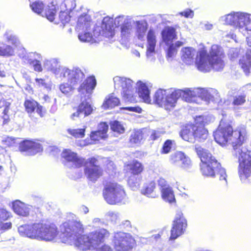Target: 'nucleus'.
<instances>
[{"label": "nucleus", "mask_w": 251, "mask_h": 251, "mask_svg": "<svg viewBox=\"0 0 251 251\" xmlns=\"http://www.w3.org/2000/svg\"><path fill=\"white\" fill-rule=\"evenodd\" d=\"M215 141L221 146L231 144L234 155L238 158V174L241 180L245 182L251 174V156L246 148H240L247 138L246 127L238 126L233 130L232 126L222 120L218 129L213 133Z\"/></svg>", "instance_id": "1"}, {"label": "nucleus", "mask_w": 251, "mask_h": 251, "mask_svg": "<svg viewBox=\"0 0 251 251\" xmlns=\"http://www.w3.org/2000/svg\"><path fill=\"white\" fill-rule=\"evenodd\" d=\"M180 98L186 102L196 103H200L202 100L208 102H219L220 100L218 92L212 88L159 89L153 97V103L168 110L174 107Z\"/></svg>", "instance_id": "2"}, {"label": "nucleus", "mask_w": 251, "mask_h": 251, "mask_svg": "<svg viewBox=\"0 0 251 251\" xmlns=\"http://www.w3.org/2000/svg\"><path fill=\"white\" fill-rule=\"evenodd\" d=\"M62 242L74 245L80 251H92L104 243L110 233L107 229L101 228L81 235L83 225L80 222L70 221L64 223L60 226Z\"/></svg>", "instance_id": "3"}, {"label": "nucleus", "mask_w": 251, "mask_h": 251, "mask_svg": "<svg viewBox=\"0 0 251 251\" xmlns=\"http://www.w3.org/2000/svg\"><path fill=\"white\" fill-rule=\"evenodd\" d=\"M181 52L182 61L188 65L193 63L197 53L196 63L198 69L201 72H207L211 69L221 71L225 66L222 59L223 51L221 48L216 45L212 46L209 54L204 49L197 52L191 47L183 48Z\"/></svg>", "instance_id": "4"}, {"label": "nucleus", "mask_w": 251, "mask_h": 251, "mask_svg": "<svg viewBox=\"0 0 251 251\" xmlns=\"http://www.w3.org/2000/svg\"><path fill=\"white\" fill-rule=\"evenodd\" d=\"M18 232L22 236L45 242L53 241L58 234L54 224L41 221L21 225L18 227Z\"/></svg>", "instance_id": "5"}, {"label": "nucleus", "mask_w": 251, "mask_h": 251, "mask_svg": "<svg viewBox=\"0 0 251 251\" xmlns=\"http://www.w3.org/2000/svg\"><path fill=\"white\" fill-rule=\"evenodd\" d=\"M195 151L201 162L200 170L202 176L210 177L217 176L225 185H226V171L217 160L207 150L201 146L196 145Z\"/></svg>", "instance_id": "6"}, {"label": "nucleus", "mask_w": 251, "mask_h": 251, "mask_svg": "<svg viewBox=\"0 0 251 251\" xmlns=\"http://www.w3.org/2000/svg\"><path fill=\"white\" fill-rule=\"evenodd\" d=\"M132 17L129 16L119 15L114 20L108 16L105 17L101 22V26L97 27L95 31L99 30V34L106 37L112 38L114 35V27H121L123 38H127L132 32Z\"/></svg>", "instance_id": "7"}, {"label": "nucleus", "mask_w": 251, "mask_h": 251, "mask_svg": "<svg viewBox=\"0 0 251 251\" xmlns=\"http://www.w3.org/2000/svg\"><path fill=\"white\" fill-rule=\"evenodd\" d=\"M221 22L232 25L246 37L247 44L251 47V14L241 12H232L222 16Z\"/></svg>", "instance_id": "8"}, {"label": "nucleus", "mask_w": 251, "mask_h": 251, "mask_svg": "<svg viewBox=\"0 0 251 251\" xmlns=\"http://www.w3.org/2000/svg\"><path fill=\"white\" fill-rule=\"evenodd\" d=\"M103 196L109 204H125L126 201V195L124 188L117 183L106 185L103 190Z\"/></svg>", "instance_id": "9"}, {"label": "nucleus", "mask_w": 251, "mask_h": 251, "mask_svg": "<svg viewBox=\"0 0 251 251\" xmlns=\"http://www.w3.org/2000/svg\"><path fill=\"white\" fill-rule=\"evenodd\" d=\"M112 243L115 251H133L136 246L130 234L121 231L114 233Z\"/></svg>", "instance_id": "10"}, {"label": "nucleus", "mask_w": 251, "mask_h": 251, "mask_svg": "<svg viewBox=\"0 0 251 251\" xmlns=\"http://www.w3.org/2000/svg\"><path fill=\"white\" fill-rule=\"evenodd\" d=\"M115 90H121V93L126 101L133 102L135 99L134 96V82L130 79L116 76L113 78Z\"/></svg>", "instance_id": "11"}, {"label": "nucleus", "mask_w": 251, "mask_h": 251, "mask_svg": "<svg viewBox=\"0 0 251 251\" xmlns=\"http://www.w3.org/2000/svg\"><path fill=\"white\" fill-rule=\"evenodd\" d=\"M97 162L95 158L92 157L85 160L83 164L85 175L92 182H95L102 175V170L97 165Z\"/></svg>", "instance_id": "12"}, {"label": "nucleus", "mask_w": 251, "mask_h": 251, "mask_svg": "<svg viewBox=\"0 0 251 251\" xmlns=\"http://www.w3.org/2000/svg\"><path fill=\"white\" fill-rule=\"evenodd\" d=\"M187 226V221L183 213H176L171 230L170 240H174L184 233Z\"/></svg>", "instance_id": "13"}, {"label": "nucleus", "mask_w": 251, "mask_h": 251, "mask_svg": "<svg viewBox=\"0 0 251 251\" xmlns=\"http://www.w3.org/2000/svg\"><path fill=\"white\" fill-rule=\"evenodd\" d=\"M84 76L82 71L78 67H74L72 69L65 67L62 69L60 78L66 79L71 85L75 86L80 82Z\"/></svg>", "instance_id": "14"}, {"label": "nucleus", "mask_w": 251, "mask_h": 251, "mask_svg": "<svg viewBox=\"0 0 251 251\" xmlns=\"http://www.w3.org/2000/svg\"><path fill=\"white\" fill-rule=\"evenodd\" d=\"M62 157L66 160L65 165L69 168H80L85 162L84 158L78 157L77 154L70 150H65L61 154Z\"/></svg>", "instance_id": "15"}, {"label": "nucleus", "mask_w": 251, "mask_h": 251, "mask_svg": "<svg viewBox=\"0 0 251 251\" xmlns=\"http://www.w3.org/2000/svg\"><path fill=\"white\" fill-rule=\"evenodd\" d=\"M19 150L25 155H34L42 151L43 148L39 143L25 140L20 143Z\"/></svg>", "instance_id": "16"}, {"label": "nucleus", "mask_w": 251, "mask_h": 251, "mask_svg": "<svg viewBox=\"0 0 251 251\" xmlns=\"http://www.w3.org/2000/svg\"><path fill=\"white\" fill-rule=\"evenodd\" d=\"M147 45L146 55L147 58L151 62L155 60L154 56L155 48L156 43L155 32L152 29H150L147 34Z\"/></svg>", "instance_id": "17"}, {"label": "nucleus", "mask_w": 251, "mask_h": 251, "mask_svg": "<svg viewBox=\"0 0 251 251\" xmlns=\"http://www.w3.org/2000/svg\"><path fill=\"white\" fill-rule=\"evenodd\" d=\"M45 68L53 73L56 77H61L62 69L66 67L61 66L57 59L51 58L46 60L44 64Z\"/></svg>", "instance_id": "18"}, {"label": "nucleus", "mask_w": 251, "mask_h": 251, "mask_svg": "<svg viewBox=\"0 0 251 251\" xmlns=\"http://www.w3.org/2000/svg\"><path fill=\"white\" fill-rule=\"evenodd\" d=\"M93 110V107L88 102L82 101L78 106L77 111L71 115V118L73 120L75 117L84 118L90 115Z\"/></svg>", "instance_id": "19"}, {"label": "nucleus", "mask_w": 251, "mask_h": 251, "mask_svg": "<svg viewBox=\"0 0 251 251\" xmlns=\"http://www.w3.org/2000/svg\"><path fill=\"white\" fill-rule=\"evenodd\" d=\"M31 207V206L27 205L19 200L15 201L12 202L14 212L23 217H26L29 215Z\"/></svg>", "instance_id": "20"}, {"label": "nucleus", "mask_w": 251, "mask_h": 251, "mask_svg": "<svg viewBox=\"0 0 251 251\" xmlns=\"http://www.w3.org/2000/svg\"><path fill=\"white\" fill-rule=\"evenodd\" d=\"M96 85V80L94 76L87 77L78 88L79 93L84 94L91 93Z\"/></svg>", "instance_id": "21"}, {"label": "nucleus", "mask_w": 251, "mask_h": 251, "mask_svg": "<svg viewBox=\"0 0 251 251\" xmlns=\"http://www.w3.org/2000/svg\"><path fill=\"white\" fill-rule=\"evenodd\" d=\"M195 125L187 124L184 126L180 132V136L185 141L194 142Z\"/></svg>", "instance_id": "22"}, {"label": "nucleus", "mask_w": 251, "mask_h": 251, "mask_svg": "<svg viewBox=\"0 0 251 251\" xmlns=\"http://www.w3.org/2000/svg\"><path fill=\"white\" fill-rule=\"evenodd\" d=\"M137 85L138 86V95L140 98L143 100L144 102L151 103L150 91L146 84L139 81L137 82Z\"/></svg>", "instance_id": "23"}, {"label": "nucleus", "mask_w": 251, "mask_h": 251, "mask_svg": "<svg viewBox=\"0 0 251 251\" xmlns=\"http://www.w3.org/2000/svg\"><path fill=\"white\" fill-rule=\"evenodd\" d=\"M108 126L105 123H101L98 126V130L92 131L90 138L92 140L99 141L106 137Z\"/></svg>", "instance_id": "24"}, {"label": "nucleus", "mask_w": 251, "mask_h": 251, "mask_svg": "<svg viewBox=\"0 0 251 251\" xmlns=\"http://www.w3.org/2000/svg\"><path fill=\"white\" fill-rule=\"evenodd\" d=\"M147 28L148 24L145 21L142 20L136 22L135 35L138 40L145 41Z\"/></svg>", "instance_id": "25"}, {"label": "nucleus", "mask_w": 251, "mask_h": 251, "mask_svg": "<svg viewBox=\"0 0 251 251\" xmlns=\"http://www.w3.org/2000/svg\"><path fill=\"white\" fill-rule=\"evenodd\" d=\"M91 23V18L89 15H82L78 19L76 29L78 31L83 30H90Z\"/></svg>", "instance_id": "26"}, {"label": "nucleus", "mask_w": 251, "mask_h": 251, "mask_svg": "<svg viewBox=\"0 0 251 251\" xmlns=\"http://www.w3.org/2000/svg\"><path fill=\"white\" fill-rule=\"evenodd\" d=\"M239 65L246 75H249L251 69V50H248L245 56L240 59Z\"/></svg>", "instance_id": "27"}, {"label": "nucleus", "mask_w": 251, "mask_h": 251, "mask_svg": "<svg viewBox=\"0 0 251 251\" xmlns=\"http://www.w3.org/2000/svg\"><path fill=\"white\" fill-rule=\"evenodd\" d=\"M161 34L163 42L167 45L171 44L176 36L175 29L169 26L165 28Z\"/></svg>", "instance_id": "28"}, {"label": "nucleus", "mask_w": 251, "mask_h": 251, "mask_svg": "<svg viewBox=\"0 0 251 251\" xmlns=\"http://www.w3.org/2000/svg\"><path fill=\"white\" fill-rule=\"evenodd\" d=\"M120 103V100L114 94L112 93L107 96L102 105V107L104 109L112 108L118 106Z\"/></svg>", "instance_id": "29"}, {"label": "nucleus", "mask_w": 251, "mask_h": 251, "mask_svg": "<svg viewBox=\"0 0 251 251\" xmlns=\"http://www.w3.org/2000/svg\"><path fill=\"white\" fill-rule=\"evenodd\" d=\"M155 185V183L153 181L145 183L141 190V193L148 197L155 198L156 197L154 191Z\"/></svg>", "instance_id": "30"}, {"label": "nucleus", "mask_w": 251, "mask_h": 251, "mask_svg": "<svg viewBox=\"0 0 251 251\" xmlns=\"http://www.w3.org/2000/svg\"><path fill=\"white\" fill-rule=\"evenodd\" d=\"M162 199L166 201L172 203L175 201V195L172 188L169 185H165L161 189Z\"/></svg>", "instance_id": "31"}, {"label": "nucleus", "mask_w": 251, "mask_h": 251, "mask_svg": "<svg viewBox=\"0 0 251 251\" xmlns=\"http://www.w3.org/2000/svg\"><path fill=\"white\" fill-rule=\"evenodd\" d=\"M194 141L205 140L208 136V131L203 126L195 125Z\"/></svg>", "instance_id": "32"}, {"label": "nucleus", "mask_w": 251, "mask_h": 251, "mask_svg": "<svg viewBox=\"0 0 251 251\" xmlns=\"http://www.w3.org/2000/svg\"><path fill=\"white\" fill-rule=\"evenodd\" d=\"M215 120L214 117L211 115H201L196 117V121L197 124H199L201 126H204L205 125L209 124L213 122Z\"/></svg>", "instance_id": "33"}, {"label": "nucleus", "mask_w": 251, "mask_h": 251, "mask_svg": "<svg viewBox=\"0 0 251 251\" xmlns=\"http://www.w3.org/2000/svg\"><path fill=\"white\" fill-rule=\"evenodd\" d=\"M107 221L113 224H116L120 221V214L116 211H109L105 215Z\"/></svg>", "instance_id": "34"}, {"label": "nucleus", "mask_w": 251, "mask_h": 251, "mask_svg": "<svg viewBox=\"0 0 251 251\" xmlns=\"http://www.w3.org/2000/svg\"><path fill=\"white\" fill-rule=\"evenodd\" d=\"M6 41L16 47H19L20 42L17 37L10 31H7L4 35Z\"/></svg>", "instance_id": "35"}, {"label": "nucleus", "mask_w": 251, "mask_h": 251, "mask_svg": "<svg viewBox=\"0 0 251 251\" xmlns=\"http://www.w3.org/2000/svg\"><path fill=\"white\" fill-rule=\"evenodd\" d=\"M6 41L16 47H19L20 42L17 37L10 31H7L4 35Z\"/></svg>", "instance_id": "36"}, {"label": "nucleus", "mask_w": 251, "mask_h": 251, "mask_svg": "<svg viewBox=\"0 0 251 251\" xmlns=\"http://www.w3.org/2000/svg\"><path fill=\"white\" fill-rule=\"evenodd\" d=\"M14 49L10 45L4 44L2 47H0V56L9 57L14 55Z\"/></svg>", "instance_id": "37"}, {"label": "nucleus", "mask_w": 251, "mask_h": 251, "mask_svg": "<svg viewBox=\"0 0 251 251\" xmlns=\"http://www.w3.org/2000/svg\"><path fill=\"white\" fill-rule=\"evenodd\" d=\"M129 169L133 175H138L143 170L142 164L137 160L133 161L129 165Z\"/></svg>", "instance_id": "38"}, {"label": "nucleus", "mask_w": 251, "mask_h": 251, "mask_svg": "<svg viewBox=\"0 0 251 251\" xmlns=\"http://www.w3.org/2000/svg\"><path fill=\"white\" fill-rule=\"evenodd\" d=\"M89 30H83L81 32L79 31L78 37L79 40L83 42H90L93 39V36Z\"/></svg>", "instance_id": "39"}, {"label": "nucleus", "mask_w": 251, "mask_h": 251, "mask_svg": "<svg viewBox=\"0 0 251 251\" xmlns=\"http://www.w3.org/2000/svg\"><path fill=\"white\" fill-rule=\"evenodd\" d=\"M22 57L25 62L29 64L33 63L34 60L42 59L41 54L36 52H29L25 55Z\"/></svg>", "instance_id": "40"}, {"label": "nucleus", "mask_w": 251, "mask_h": 251, "mask_svg": "<svg viewBox=\"0 0 251 251\" xmlns=\"http://www.w3.org/2000/svg\"><path fill=\"white\" fill-rule=\"evenodd\" d=\"M26 111L31 113L35 110L38 106V103L33 100H26L24 103Z\"/></svg>", "instance_id": "41"}, {"label": "nucleus", "mask_w": 251, "mask_h": 251, "mask_svg": "<svg viewBox=\"0 0 251 251\" xmlns=\"http://www.w3.org/2000/svg\"><path fill=\"white\" fill-rule=\"evenodd\" d=\"M75 5L74 0H64L60 5V9L70 12L75 8Z\"/></svg>", "instance_id": "42"}, {"label": "nucleus", "mask_w": 251, "mask_h": 251, "mask_svg": "<svg viewBox=\"0 0 251 251\" xmlns=\"http://www.w3.org/2000/svg\"><path fill=\"white\" fill-rule=\"evenodd\" d=\"M143 133L140 131H136L133 132L130 137V142L131 143L137 144L141 143L143 139Z\"/></svg>", "instance_id": "43"}, {"label": "nucleus", "mask_w": 251, "mask_h": 251, "mask_svg": "<svg viewBox=\"0 0 251 251\" xmlns=\"http://www.w3.org/2000/svg\"><path fill=\"white\" fill-rule=\"evenodd\" d=\"M184 153L181 151L175 152L171 155L170 159L172 163L179 165Z\"/></svg>", "instance_id": "44"}, {"label": "nucleus", "mask_w": 251, "mask_h": 251, "mask_svg": "<svg viewBox=\"0 0 251 251\" xmlns=\"http://www.w3.org/2000/svg\"><path fill=\"white\" fill-rule=\"evenodd\" d=\"M68 133L75 138H83L85 135V128L68 129Z\"/></svg>", "instance_id": "45"}, {"label": "nucleus", "mask_w": 251, "mask_h": 251, "mask_svg": "<svg viewBox=\"0 0 251 251\" xmlns=\"http://www.w3.org/2000/svg\"><path fill=\"white\" fill-rule=\"evenodd\" d=\"M30 6L32 11L38 14L42 12L44 7L43 2L40 1H35Z\"/></svg>", "instance_id": "46"}, {"label": "nucleus", "mask_w": 251, "mask_h": 251, "mask_svg": "<svg viewBox=\"0 0 251 251\" xmlns=\"http://www.w3.org/2000/svg\"><path fill=\"white\" fill-rule=\"evenodd\" d=\"M246 102L245 95H238L233 97L232 104L235 108L240 105H242Z\"/></svg>", "instance_id": "47"}, {"label": "nucleus", "mask_w": 251, "mask_h": 251, "mask_svg": "<svg viewBox=\"0 0 251 251\" xmlns=\"http://www.w3.org/2000/svg\"><path fill=\"white\" fill-rule=\"evenodd\" d=\"M69 13L70 11L61 9L59 19L63 24L65 25L70 21V16H69Z\"/></svg>", "instance_id": "48"}, {"label": "nucleus", "mask_w": 251, "mask_h": 251, "mask_svg": "<svg viewBox=\"0 0 251 251\" xmlns=\"http://www.w3.org/2000/svg\"><path fill=\"white\" fill-rule=\"evenodd\" d=\"M111 128L113 131L120 133H123L125 131L123 126L117 121H113L111 123Z\"/></svg>", "instance_id": "49"}, {"label": "nucleus", "mask_w": 251, "mask_h": 251, "mask_svg": "<svg viewBox=\"0 0 251 251\" xmlns=\"http://www.w3.org/2000/svg\"><path fill=\"white\" fill-rule=\"evenodd\" d=\"M72 86L69 83H63L60 85L59 89L62 93L68 95L72 91Z\"/></svg>", "instance_id": "50"}, {"label": "nucleus", "mask_w": 251, "mask_h": 251, "mask_svg": "<svg viewBox=\"0 0 251 251\" xmlns=\"http://www.w3.org/2000/svg\"><path fill=\"white\" fill-rule=\"evenodd\" d=\"M179 165L181 168L184 169H189L192 165L191 161L190 158L184 154V157L182 158Z\"/></svg>", "instance_id": "51"}, {"label": "nucleus", "mask_w": 251, "mask_h": 251, "mask_svg": "<svg viewBox=\"0 0 251 251\" xmlns=\"http://www.w3.org/2000/svg\"><path fill=\"white\" fill-rule=\"evenodd\" d=\"M10 216V213L6 209L0 206V222L8 220Z\"/></svg>", "instance_id": "52"}, {"label": "nucleus", "mask_w": 251, "mask_h": 251, "mask_svg": "<svg viewBox=\"0 0 251 251\" xmlns=\"http://www.w3.org/2000/svg\"><path fill=\"white\" fill-rule=\"evenodd\" d=\"M10 105V102L6 101L3 99L0 100V108L4 107V109L3 113L6 114L8 112L9 108Z\"/></svg>", "instance_id": "53"}, {"label": "nucleus", "mask_w": 251, "mask_h": 251, "mask_svg": "<svg viewBox=\"0 0 251 251\" xmlns=\"http://www.w3.org/2000/svg\"><path fill=\"white\" fill-rule=\"evenodd\" d=\"M56 10L55 8L49 9L46 11V16L47 18L50 21H52L54 19Z\"/></svg>", "instance_id": "54"}, {"label": "nucleus", "mask_w": 251, "mask_h": 251, "mask_svg": "<svg viewBox=\"0 0 251 251\" xmlns=\"http://www.w3.org/2000/svg\"><path fill=\"white\" fill-rule=\"evenodd\" d=\"M172 141L171 140H166L162 147V152L168 153L172 148Z\"/></svg>", "instance_id": "55"}, {"label": "nucleus", "mask_w": 251, "mask_h": 251, "mask_svg": "<svg viewBox=\"0 0 251 251\" xmlns=\"http://www.w3.org/2000/svg\"><path fill=\"white\" fill-rule=\"evenodd\" d=\"M177 52V49L174 44H171L168 48L167 55L168 58L173 57Z\"/></svg>", "instance_id": "56"}, {"label": "nucleus", "mask_w": 251, "mask_h": 251, "mask_svg": "<svg viewBox=\"0 0 251 251\" xmlns=\"http://www.w3.org/2000/svg\"><path fill=\"white\" fill-rule=\"evenodd\" d=\"M42 59H38L36 60H34L33 63L30 64L34 67V70L37 72H41L42 71V68L41 64V60Z\"/></svg>", "instance_id": "57"}, {"label": "nucleus", "mask_w": 251, "mask_h": 251, "mask_svg": "<svg viewBox=\"0 0 251 251\" xmlns=\"http://www.w3.org/2000/svg\"><path fill=\"white\" fill-rule=\"evenodd\" d=\"M95 251H113L112 248L108 245L104 244L101 246L97 247L94 249Z\"/></svg>", "instance_id": "58"}, {"label": "nucleus", "mask_w": 251, "mask_h": 251, "mask_svg": "<svg viewBox=\"0 0 251 251\" xmlns=\"http://www.w3.org/2000/svg\"><path fill=\"white\" fill-rule=\"evenodd\" d=\"M179 15L186 18H192L194 16V12L192 10L187 9L184 11L180 12Z\"/></svg>", "instance_id": "59"}, {"label": "nucleus", "mask_w": 251, "mask_h": 251, "mask_svg": "<svg viewBox=\"0 0 251 251\" xmlns=\"http://www.w3.org/2000/svg\"><path fill=\"white\" fill-rule=\"evenodd\" d=\"M128 184L133 190H135L138 189L139 185V183L138 181H136L135 182H133V180L131 177L129 178Z\"/></svg>", "instance_id": "60"}, {"label": "nucleus", "mask_w": 251, "mask_h": 251, "mask_svg": "<svg viewBox=\"0 0 251 251\" xmlns=\"http://www.w3.org/2000/svg\"><path fill=\"white\" fill-rule=\"evenodd\" d=\"M229 56L231 59L233 60L238 56V50L237 49H231L229 50Z\"/></svg>", "instance_id": "61"}, {"label": "nucleus", "mask_w": 251, "mask_h": 251, "mask_svg": "<svg viewBox=\"0 0 251 251\" xmlns=\"http://www.w3.org/2000/svg\"><path fill=\"white\" fill-rule=\"evenodd\" d=\"M12 224L11 223H5L0 225V231L2 233L3 231L9 229L11 228Z\"/></svg>", "instance_id": "62"}, {"label": "nucleus", "mask_w": 251, "mask_h": 251, "mask_svg": "<svg viewBox=\"0 0 251 251\" xmlns=\"http://www.w3.org/2000/svg\"><path fill=\"white\" fill-rule=\"evenodd\" d=\"M35 81L39 87L47 88L48 86L44 79L42 78H36Z\"/></svg>", "instance_id": "63"}, {"label": "nucleus", "mask_w": 251, "mask_h": 251, "mask_svg": "<svg viewBox=\"0 0 251 251\" xmlns=\"http://www.w3.org/2000/svg\"><path fill=\"white\" fill-rule=\"evenodd\" d=\"M160 136L161 133L159 131H153L151 135V138L153 140H155L159 138Z\"/></svg>", "instance_id": "64"}]
</instances>
